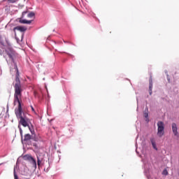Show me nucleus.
Here are the masks:
<instances>
[{
    "label": "nucleus",
    "mask_w": 179,
    "mask_h": 179,
    "mask_svg": "<svg viewBox=\"0 0 179 179\" xmlns=\"http://www.w3.org/2000/svg\"><path fill=\"white\" fill-rule=\"evenodd\" d=\"M8 2L9 3H15V2H16V0H8Z\"/></svg>",
    "instance_id": "obj_19"
},
{
    "label": "nucleus",
    "mask_w": 179,
    "mask_h": 179,
    "mask_svg": "<svg viewBox=\"0 0 179 179\" xmlns=\"http://www.w3.org/2000/svg\"><path fill=\"white\" fill-rule=\"evenodd\" d=\"M34 141H35V142H38V138H34Z\"/></svg>",
    "instance_id": "obj_29"
},
{
    "label": "nucleus",
    "mask_w": 179,
    "mask_h": 179,
    "mask_svg": "<svg viewBox=\"0 0 179 179\" xmlns=\"http://www.w3.org/2000/svg\"><path fill=\"white\" fill-rule=\"evenodd\" d=\"M20 136L22 138H23V131H20Z\"/></svg>",
    "instance_id": "obj_28"
},
{
    "label": "nucleus",
    "mask_w": 179,
    "mask_h": 179,
    "mask_svg": "<svg viewBox=\"0 0 179 179\" xmlns=\"http://www.w3.org/2000/svg\"><path fill=\"white\" fill-rule=\"evenodd\" d=\"M9 108V107L8 106H7V111H8V109Z\"/></svg>",
    "instance_id": "obj_31"
},
{
    "label": "nucleus",
    "mask_w": 179,
    "mask_h": 179,
    "mask_svg": "<svg viewBox=\"0 0 179 179\" xmlns=\"http://www.w3.org/2000/svg\"><path fill=\"white\" fill-rule=\"evenodd\" d=\"M41 159H40L39 157H37V165L38 166V167H40V166H41Z\"/></svg>",
    "instance_id": "obj_16"
},
{
    "label": "nucleus",
    "mask_w": 179,
    "mask_h": 179,
    "mask_svg": "<svg viewBox=\"0 0 179 179\" xmlns=\"http://www.w3.org/2000/svg\"><path fill=\"white\" fill-rule=\"evenodd\" d=\"M31 20H22L20 19L19 20V22L21 23L22 24H31Z\"/></svg>",
    "instance_id": "obj_9"
},
{
    "label": "nucleus",
    "mask_w": 179,
    "mask_h": 179,
    "mask_svg": "<svg viewBox=\"0 0 179 179\" xmlns=\"http://www.w3.org/2000/svg\"><path fill=\"white\" fill-rule=\"evenodd\" d=\"M18 128L20 129V132H22L23 131V130L22 129V127L20 126H18Z\"/></svg>",
    "instance_id": "obj_26"
},
{
    "label": "nucleus",
    "mask_w": 179,
    "mask_h": 179,
    "mask_svg": "<svg viewBox=\"0 0 179 179\" xmlns=\"http://www.w3.org/2000/svg\"><path fill=\"white\" fill-rule=\"evenodd\" d=\"M142 162H143V163H145V160L144 159H142Z\"/></svg>",
    "instance_id": "obj_30"
},
{
    "label": "nucleus",
    "mask_w": 179,
    "mask_h": 179,
    "mask_svg": "<svg viewBox=\"0 0 179 179\" xmlns=\"http://www.w3.org/2000/svg\"><path fill=\"white\" fill-rule=\"evenodd\" d=\"M144 117L146 118L145 121L146 122H149V114L148 113H144Z\"/></svg>",
    "instance_id": "obj_15"
},
{
    "label": "nucleus",
    "mask_w": 179,
    "mask_h": 179,
    "mask_svg": "<svg viewBox=\"0 0 179 179\" xmlns=\"http://www.w3.org/2000/svg\"><path fill=\"white\" fill-rule=\"evenodd\" d=\"M136 153L139 154V152H138V143H136Z\"/></svg>",
    "instance_id": "obj_21"
},
{
    "label": "nucleus",
    "mask_w": 179,
    "mask_h": 179,
    "mask_svg": "<svg viewBox=\"0 0 179 179\" xmlns=\"http://www.w3.org/2000/svg\"><path fill=\"white\" fill-rule=\"evenodd\" d=\"M165 73H166L168 82H170V78H169V74H168V73H167V71H165Z\"/></svg>",
    "instance_id": "obj_22"
},
{
    "label": "nucleus",
    "mask_w": 179,
    "mask_h": 179,
    "mask_svg": "<svg viewBox=\"0 0 179 179\" xmlns=\"http://www.w3.org/2000/svg\"><path fill=\"white\" fill-rule=\"evenodd\" d=\"M172 132L175 136H176L177 138L179 137L178 127H177V124L176 123L172 124Z\"/></svg>",
    "instance_id": "obj_6"
},
{
    "label": "nucleus",
    "mask_w": 179,
    "mask_h": 179,
    "mask_svg": "<svg viewBox=\"0 0 179 179\" xmlns=\"http://www.w3.org/2000/svg\"><path fill=\"white\" fill-rule=\"evenodd\" d=\"M137 103H138V99H137Z\"/></svg>",
    "instance_id": "obj_36"
},
{
    "label": "nucleus",
    "mask_w": 179,
    "mask_h": 179,
    "mask_svg": "<svg viewBox=\"0 0 179 179\" xmlns=\"http://www.w3.org/2000/svg\"><path fill=\"white\" fill-rule=\"evenodd\" d=\"M15 30H17L18 31H21V33H24L26 30H27V27H23V26H17L14 27V31Z\"/></svg>",
    "instance_id": "obj_8"
},
{
    "label": "nucleus",
    "mask_w": 179,
    "mask_h": 179,
    "mask_svg": "<svg viewBox=\"0 0 179 179\" xmlns=\"http://www.w3.org/2000/svg\"><path fill=\"white\" fill-rule=\"evenodd\" d=\"M18 103L17 108L15 109V113L17 118H20V124L22 125V127H29V118L27 117H23L22 114H23V108H22V102H17Z\"/></svg>",
    "instance_id": "obj_2"
},
{
    "label": "nucleus",
    "mask_w": 179,
    "mask_h": 179,
    "mask_svg": "<svg viewBox=\"0 0 179 179\" xmlns=\"http://www.w3.org/2000/svg\"><path fill=\"white\" fill-rule=\"evenodd\" d=\"M152 89H153V80L152 78V76H150L149 79V93L150 96H152L153 93Z\"/></svg>",
    "instance_id": "obj_7"
},
{
    "label": "nucleus",
    "mask_w": 179,
    "mask_h": 179,
    "mask_svg": "<svg viewBox=\"0 0 179 179\" xmlns=\"http://www.w3.org/2000/svg\"><path fill=\"white\" fill-rule=\"evenodd\" d=\"M13 174H14V179H19V177L17 176V173H16V166L14 167Z\"/></svg>",
    "instance_id": "obj_13"
},
{
    "label": "nucleus",
    "mask_w": 179,
    "mask_h": 179,
    "mask_svg": "<svg viewBox=\"0 0 179 179\" xmlns=\"http://www.w3.org/2000/svg\"><path fill=\"white\" fill-rule=\"evenodd\" d=\"M148 178L149 179V177H148Z\"/></svg>",
    "instance_id": "obj_39"
},
{
    "label": "nucleus",
    "mask_w": 179,
    "mask_h": 179,
    "mask_svg": "<svg viewBox=\"0 0 179 179\" xmlns=\"http://www.w3.org/2000/svg\"><path fill=\"white\" fill-rule=\"evenodd\" d=\"M27 127H28L31 134L32 135H34V127H33V124H31V125L29 124V126H27Z\"/></svg>",
    "instance_id": "obj_12"
},
{
    "label": "nucleus",
    "mask_w": 179,
    "mask_h": 179,
    "mask_svg": "<svg viewBox=\"0 0 179 179\" xmlns=\"http://www.w3.org/2000/svg\"><path fill=\"white\" fill-rule=\"evenodd\" d=\"M35 15L36 14L34 12H30L28 13L27 17H30V18L34 17Z\"/></svg>",
    "instance_id": "obj_14"
},
{
    "label": "nucleus",
    "mask_w": 179,
    "mask_h": 179,
    "mask_svg": "<svg viewBox=\"0 0 179 179\" xmlns=\"http://www.w3.org/2000/svg\"><path fill=\"white\" fill-rule=\"evenodd\" d=\"M23 39V36H22V40Z\"/></svg>",
    "instance_id": "obj_34"
},
{
    "label": "nucleus",
    "mask_w": 179,
    "mask_h": 179,
    "mask_svg": "<svg viewBox=\"0 0 179 179\" xmlns=\"http://www.w3.org/2000/svg\"><path fill=\"white\" fill-rule=\"evenodd\" d=\"M0 43L1 44V45H3L4 43L2 41V38H1L0 39Z\"/></svg>",
    "instance_id": "obj_24"
},
{
    "label": "nucleus",
    "mask_w": 179,
    "mask_h": 179,
    "mask_svg": "<svg viewBox=\"0 0 179 179\" xmlns=\"http://www.w3.org/2000/svg\"><path fill=\"white\" fill-rule=\"evenodd\" d=\"M5 54V49L0 48V55H3Z\"/></svg>",
    "instance_id": "obj_18"
},
{
    "label": "nucleus",
    "mask_w": 179,
    "mask_h": 179,
    "mask_svg": "<svg viewBox=\"0 0 179 179\" xmlns=\"http://www.w3.org/2000/svg\"><path fill=\"white\" fill-rule=\"evenodd\" d=\"M150 142L152 143L153 149H155V150H157V146L156 145V141H155V138H150Z\"/></svg>",
    "instance_id": "obj_11"
},
{
    "label": "nucleus",
    "mask_w": 179,
    "mask_h": 179,
    "mask_svg": "<svg viewBox=\"0 0 179 179\" xmlns=\"http://www.w3.org/2000/svg\"><path fill=\"white\" fill-rule=\"evenodd\" d=\"M23 174V176H26V174H24V173H22Z\"/></svg>",
    "instance_id": "obj_33"
},
{
    "label": "nucleus",
    "mask_w": 179,
    "mask_h": 179,
    "mask_svg": "<svg viewBox=\"0 0 179 179\" xmlns=\"http://www.w3.org/2000/svg\"><path fill=\"white\" fill-rule=\"evenodd\" d=\"M2 164H0V166Z\"/></svg>",
    "instance_id": "obj_38"
},
{
    "label": "nucleus",
    "mask_w": 179,
    "mask_h": 179,
    "mask_svg": "<svg viewBox=\"0 0 179 179\" xmlns=\"http://www.w3.org/2000/svg\"><path fill=\"white\" fill-rule=\"evenodd\" d=\"M162 176H169V171H167V169H164L163 170Z\"/></svg>",
    "instance_id": "obj_17"
},
{
    "label": "nucleus",
    "mask_w": 179,
    "mask_h": 179,
    "mask_svg": "<svg viewBox=\"0 0 179 179\" xmlns=\"http://www.w3.org/2000/svg\"><path fill=\"white\" fill-rule=\"evenodd\" d=\"M31 108L33 113H36V110H34V108L33 107V106H31Z\"/></svg>",
    "instance_id": "obj_23"
},
{
    "label": "nucleus",
    "mask_w": 179,
    "mask_h": 179,
    "mask_svg": "<svg viewBox=\"0 0 179 179\" xmlns=\"http://www.w3.org/2000/svg\"><path fill=\"white\" fill-rule=\"evenodd\" d=\"M1 36L0 35V40H1Z\"/></svg>",
    "instance_id": "obj_32"
},
{
    "label": "nucleus",
    "mask_w": 179,
    "mask_h": 179,
    "mask_svg": "<svg viewBox=\"0 0 179 179\" xmlns=\"http://www.w3.org/2000/svg\"><path fill=\"white\" fill-rule=\"evenodd\" d=\"M157 125L158 127L157 135L159 138H162L164 135V122L159 121Z\"/></svg>",
    "instance_id": "obj_4"
},
{
    "label": "nucleus",
    "mask_w": 179,
    "mask_h": 179,
    "mask_svg": "<svg viewBox=\"0 0 179 179\" xmlns=\"http://www.w3.org/2000/svg\"><path fill=\"white\" fill-rule=\"evenodd\" d=\"M27 13V11H23L22 12V17L24 16Z\"/></svg>",
    "instance_id": "obj_25"
},
{
    "label": "nucleus",
    "mask_w": 179,
    "mask_h": 179,
    "mask_svg": "<svg viewBox=\"0 0 179 179\" xmlns=\"http://www.w3.org/2000/svg\"><path fill=\"white\" fill-rule=\"evenodd\" d=\"M145 110H148V108H145Z\"/></svg>",
    "instance_id": "obj_35"
},
{
    "label": "nucleus",
    "mask_w": 179,
    "mask_h": 179,
    "mask_svg": "<svg viewBox=\"0 0 179 179\" xmlns=\"http://www.w3.org/2000/svg\"><path fill=\"white\" fill-rule=\"evenodd\" d=\"M6 53L8 55L10 59H11L12 62H13L15 66V64H16L15 63V58L17 57V53L16 52V51L13 49L8 48L6 50Z\"/></svg>",
    "instance_id": "obj_5"
},
{
    "label": "nucleus",
    "mask_w": 179,
    "mask_h": 179,
    "mask_svg": "<svg viewBox=\"0 0 179 179\" xmlns=\"http://www.w3.org/2000/svg\"><path fill=\"white\" fill-rule=\"evenodd\" d=\"M33 146L35 148V149H38V145H37V143H34Z\"/></svg>",
    "instance_id": "obj_20"
},
{
    "label": "nucleus",
    "mask_w": 179,
    "mask_h": 179,
    "mask_svg": "<svg viewBox=\"0 0 179 179\" xmlns=\"http://www.w3.org/2000/svg\"><path fill=\"white\" fill-rule=\"evenodd\" d=\"M14 69L16 71L15 85V94H14V103H19V96H22V85H20V79L19 78V69L17 64H15Z\"/></svg>",
    "instance_id": "obj_1"
},
{
    "label": "nucleus",
    "mask_w": 179,
    "mask_h": 179,
    "mask_svg": "<svg viewBox=\"0 0 179 179\" xmlns=\"http://www.w3.org/2000/svg\"><path fill=\"white\" fill-rule=\"evenodd\" d=\"M137 111H138V107H137Z\"/></svg>",
    "instance_id": "obj_37"
},
{
    "label": "nucleus",
    "mask_w": 179,
    "mask_h": 179,
    "mask_svg": "<svg viewBox=\"0 0 179 179\" xmlns=\"http://www.w3.org/2000/svg\"><path fill=\"white\" fill-rule=\"evenodd\" d=\"M15 39L17 40V43H20V40H19V38L17 37H15Z\"/></svg>",
    "instance_id": "obj_27"
},
{
    "label": "nucleus",
    "mask_w": 179,
    "mask_h": 179,
    "mask_svg": "<svg viewBox=\"0 0 179 179\" xmlns=\"http://www.w3.org/2000/svg\"><path fill=\"white\" fill-rule=\"evenodd\" d=\"M23 159L30 163L31 164L32 167L36 170L37 169V162L36 161V159L30 155H25L23 156Z\"/></svg>",
    "instance_id": "obj_3"
},
{
    "label": "nucleus",
    "mask_w": 179,
    "mask_h": 179,
    "mask_svg": "<svg viewBox=\"0 0 179 179\" xmlns=\"http://www.w3.org/2000/svg\"><path fill=\"white\" fill-rule=\"evenodd\" d=\"M31 139V135L27 134L24 135V139H22V142H27V141H30Z\"/></svg>",
    "instance_id": "obj_10"
}]
</instances>
